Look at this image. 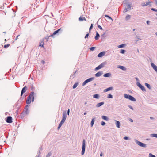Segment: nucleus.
<instances>
[{
	"mask_svg": "<svg viewBox=\"0 0 157 157\" xmlns=\"http://www.w3.org/2000/svg\"><path fill=\"white\" fill-rule=\"evenodd\" d=\"M36 94L33 92H30L29 96L27 97V98L26 101V103L27 104H30L31 102V98L32 99V102H33L34 100V95Z\"/></svg>",
	"mask_w": 157,
	"mask_h": 157,
	"instance_id": "obj_1",
	"label": "nucleus"
},
{
	"mask_svg": "<svg viewBox=\"0 0 157 157\" xmlns=\"http://www.w3.org/2000/svg\"><path fill=\"white\" fill-rule=\"evenodd\" d=\"M135 142L136 143V144L138 145L139 146L143 147V148H146L147 147V145L146 144H145L144 143H143L141 142H140L139 141H138L137 140L135 139L134 140Z\"/></svg>",
	"mask_w": 157,
	"mask_h": 157,
	"instance_id": "obj_2",
	"label": "nucleus"
},
{
	"mask_svg": "<svg viewBox=\"0 0 157 157\" xmlns=\"http://www.w3.org/2000/svg\"><path fill=\"white\" fill-rule=\"evenodd\" d=\"M124 97L126 99H128L129 100L133 101H135L136 99L132 96L126 94L124 95Z\"/></svg>",
	"mask_w": 157,
	"mask_h": 157,
	"instance_id": "obj_3",
	"label": "nucleus"
},
{
	"mask_svg": "<svg viewBox=\"0 0 157 157\" xmlns=\"http://www.w3.org/2000/svg\"><path fill=\"white\" fill-rule=\"evenodd\" d=\"M86 148V141L85 139H83L82 141V148L81 152V154L83 155L84 154Z\"/></svg>",
	"mask_w": 157,
	"mask_h": 157,
	"instance_id": "obj_4",
	"label": "nucleus"
},
{
	"mask_svg": "<svg viewBox=\"0 0 157 157\" xmlns=\"http://www.w3.org/2000/svg\"><path fill=\"white\" fill-rule=\"evenodd\" d=\"M107 63V62L106 61L102 62L101 63L100 65L97 66L96 67L95 69V71L98 70L102 67H103L105 65H106Z\"/></svg>",
	"mask_w": 157,
	"mask_h": 157,
	"instance_id": "obj_5",
	"label": "nucleus"
},
{
	"mask_svg": "<svg viewBox=\"0 0 157 157\" xmlns=\"http://www.w3.org/2000/svg\"><path fill=\"white\" fill-rule=\"evenodd\" d=\"M94 77H91L85 80L82 83V85L83 86H85L86 84L88 82L94 80Z\"/></svg>",
	"mask_w": 157,
	"mask_h": 157,
	"instance_id": "obj_6",
	"label": "nucleus"
},
{
	"mask_svg": "<svg viewBox=\"0 0 157 157\" xmlns=\"http://www.w3.org/2000/svg\"><path fill=\"white\" fill-rule=\"evenodd\" d=\"M136 85L137 86L139 87L143 92L146 91V90L145 87L143 86L139 82H137Z\"/></svg>",
	"mask_w": 157,
	"mask_h": 157,
	"instance_id": "obj_7",
	"label": "nucleus"
},
{
	"mask_svg": "<svg viewBox=\"0 0 157 157\" xmlns=\"http://www.w3.org/2000/svg\"><path fill=\"white\" fill-rule=\"evenodd\" d=\"M7 123H10L12 122V118L11 116H8L6 120Z\"/></svg>",
	"mask_w": 157,
	"mask_h": 157,
	"instance_id": "obj_8",
	"label": "nucleus"
},
{
	"mask_svg": "<svg viewBox=\"0 0 157 157\" xmlns=\"http://www.w3.org/2000/svg\"><path fill=\"white\" fill-rule=\"evenodd\" d=\"M131 6L132 4L128 3L126 4L125 9H126L128 11H129L131 9Z\"/></svg>",
	"mask_w": 157,
	"mask_h": 157,
	"instance_id": "obj_9",
	"label": "nucleus"
},
{
	"mask_svg": "<svg viewBox=\"0 0 157 157\" xmlns=\"http://www.w3.org/2000/svg\"><path fill=\"white\" fill-rule=\"evenodd\" d=\"M27 87L26 86H24L22 89L21 91V97L23 94L27 90Z\"/></svg>",
	"mask_w": 157,
	"mask_h": 157,
	"instance_id": "obj_10",
	"label": "nucleus"
},
{
	"mask_svg": "<svg viewBox=\"0 0 157 157\" xmlns=\"http://www.w3.org/2000/svg\"><path fill=\"white\" fill-rule=\"evenodd\" d=\"M151 65L153 68L157 73V66L154 63L152 62L151 63Z\"/></svg>",
	"mask_w": 157,
	"mask_h": 157,
	"instance_id": "obj_11",
	"label": "nucleus"
},
{
	"mask_svg": "<svg viewBox=\"0 0 157 157\" xmlns=\"http://www.w3.org/2000/svg\"><path fill=\"white\" fill-rule=\"evenodd\" d=\"M105 52L104 51L100 53H99L97 56L98 57H102L103 56L105 55Z\"/></svg>",
	"mask_w": 157,
	"mask_h": 157,
	"instance_id": "obj_12",
	"label": "nucleus"
},
{
	"mask_svg": "<svg viewBox=\"0 0 157 157\" xmlns=\"http://www.w3.org/2000/svg\"><path fill=\"white\" fill-rule=\"evenodd\" d=\"M25 115L26 114L25 113V110H24L22 113H21L19 116V117L21 119H22L25 117Z\"/></svg>",
	"mask_w": 157,
	"mask_h": 157,
	"instance_id": "obj_13",
	"label": "nucleus"
},
{
	"mask_svg": "<svg viewBox=\"0 0 157 157\" xmlns=\"http://www.w3.org/2000/svg\"><path fill=\"white\" fill-rule=\"evenodd\" d=\"M103 74V71H100L97 73L95 75L96 77H98L101 76Z\"/></svg>",
	"mask_w": 157,
	"mask_h": 157,
	"instance_id": "obj_14",
	"label": "nucleus"
},
{
	"mask_svg": "<svg viewBox=\"0 0 157 157\" xmlns=\"http://www.w3.org/2000/svg\"><path fill=\"white\" fill-rule=\"evenodd\" d=\"M113 89V87H110L108 88L105 89L104 90V92H105L107 91H108L110 90H111Z\"/></svg>",
	"mask_w": 157,
	"mask_h": 157,
	"instance_id": "obj_15",
	"label": "nucleus"
},
{
	"mask_svg": "<svg viewBox=\"0 0 157 157\" xmlns=\"http://www.w3.org/2000/svg\"><path fill=\"white\" fill-rule=\"evenodd\" d=\"M67 117V113L66 111H64L63 113L62 119L66 120Z\"/></svg>",
	"mask_w": 157,
	"mask_h": 157,
	"instance_id": "obj_16",
	"label": "nucleus"
},
{
	"mask_svg": "<svg viewBox=\"0 0 157 157\" xmlns=\"http://www.w3.org/2000/svg\"><path fill=\"white\" fill-rule=\"evenodd\" d=\"M104 104V102H103L99 103L96 105V107L97 108L99 107L102 106Z\"/></svg>",
	"mask_w": 157,
	"mask_h": 157,
	"instance_id": "obj_17",
	"label": "nucleus"
},
{
	"mask_svg": "<svg viewBox=\"0 0 157 157\" xmlns=\"http://www.w3.org/2000/svg\"><path fill=\"white\" fill-rule=\"evenodd\" d=\"M111 75V74L110 73H108L105 74L103 75V76L105 77H110Z\"/></svg>",
	"mask_w": 157,
	"mask_h": 157,
	"instance_id": "obj_18",
	"label": "nucleus"
},
{
	"mask_svg": "<svg viewBox=\"0 0 157 157\" xmlns=\"http://www.w3.org/2000/svg\"><path fill=\"white\" fill-rule=\"evenodd\" d=\"M118 67L119 68L121 69V70H122L123 71H125L126 70V68L125 67H124V66H123L119 65L118 66Z\"/></svg>",
	"mask_w": 157,
	"mask_h": 157,
	"instance_id": "obj_19",
	"label": "nucleus"
},
{
	"mask_svg": "<svg viewBox=\"0 0 157 157\" xmlns=\"http://www.w3.org/2000/svg\"><path fill=\"white\" fill-rule=\"evenodd\" d=\"M115 121L116 122V127L118 128H120V122L119 121L115 120Z\"/></svg>",
	"mask_w": 157,
	"mask_h": 157,
	"instance_id": "obj_20",
	"label": "nucleus"
},
{
	"mask_svg": "<svg viewBox=\"0 0 157 157\" xmlns=\"http://www.w3.org/2000/svg\"><path fill=\"white\" fill-rule=\"evenodd\" d=\"M100 37V35L97 32H96V35L95 37V39L96 40H97L98 39L99 37Z\"/></svg>",
	"mask_w": 157,
	"mask_h": 157,
	"instance_id": "obj_21",
	"label": "nucleus"
},
{
	"mask_svg": "<svg viewBox=\"0 0 157 157\" xmlns=\"http://www.w3.org/2000/svg\"><path fill=\"white\" fill-rule=\"evenodd\" d=\"M102 118L104 120L106 121H108L109 120V118L108 117L105 116H102Z\"/></svg>",
	"mask_w": 157,
	"mask_h": 157,
	"instance_id": "obj_22",
	"label": "nucleus"
},
{
	"mask_svg": "<svg viewBox=\"0 0 157 157\" xmlns=\"http://www.w3.org/2000/svg\"><path fill=\"white\" fill-rule=\"evenodd\" d=\"M95 118H94L92 119L90 123V125L91 127H92L94 125L95 121Z\"/></svg>",
	"mask_w": 157,
	"mask_h": 157,
	"instance_id": "obj_23",
	"label": "nucleus"
},
{
	"mask_svg": "<svg viewBox=\"0 0 157 157\" xmlns=\"http://www.w3.org/2000/svg\"><path fill=\"white\" fill-rule=\"evenodd\" d=\"M25 110V113L26 114H29V111L28 109V108H25L24 110Z\"/></svg>",
	"mask_w": 157,
	"mask_h": 157,
	"instance_id": "obj_24",
	"label": "nucleus"
},
{
	"mask_svg": "<svg viewBox=\"0 0 157 157\" xmlns=\"http://www.w3.org/2000/svg\"><path fill=\"white\" fill-rule=\"evenodd\" d=\"M145 85L149 89H151V86L149 84L147 83H145Z\"/></svg>",
	"mask_w": 157,
	"mask_h": 157,
	"instance_id": "obj_25",
	"label": "nucleus"
},
{
	"mask_svg": "<svg viewBox=\"0 0 157 157\" xmlns=\"http://www.w3.org/2000/svg\"><path fill=\"white\" fill-rule=\"evenodd\" d=\"M93 97L94 98L96 99H98L99 98V95L98 94H96L93 95Z\"/></svg>",
	"mask_w": 157,
	"mask_h": 157,
	"instance_id": "obj_26",
	"label": "nucleus"
},
{
	"mask_svg": "<svg viewBox=\"0 0 157 157\" xmlns=\"http://www.w3.org/2000/svg\"><path fill=\"white\" fill-rule=\"evenodd\" d=\"M31 88L30 89L32 91V92H33L35 90V87L33 86V85H31L30 86Z\"/></svg>",
	"mask_w": 157,
	"mask_h": 157,
	"instance_id": "obj_27",
	"label": "nucleus"
},
{
	"mask_svg": "<svg viewBox=\"0 0 157 157\" xmlns=\"http://www.w3.org/2000/svg\"><path fill=\"white\" fill-rule=\"evenodd\" d=\"M126 45V44H123L120 45L118 46V47L119 48H121L124 47Z\"/></svg>",
	"mask_w": 157,
	"mask_h": 157,
	"instance_id": "obj_28",
	"label": "nucleus"
},
{
	"mask_svg": "<svg viewBox=\"0 0 157 157\" xmlns=\"http://www.w3.org/2000/svg\"><path fill=\"white\" fill-rule=\"evenodd\" d=\"M59 32H58V31H57V30L55 31L53 33V34L52 35H51L50 36H53V35H55L56 34H57Z\"/></svg>",
	"mask_w": 157,
	"mask_h": 157,
	"instance_id": "obj_29",
	"label": "nucleus"
},
{
	"mask_svg": "<svg viewBox=\"0 0 157 157\" xmlns=\"http://www.w3.org/2000/svg\"><path fill=\"white\" fill-rule=\"evenodd\" d=\"M150 136L157 138V134H151L150 135Z\"/></svg>",
	"mask_w": 157,
	"mask_h": 157,
	"instance_id": "obj_30",
	"label": "nucleus"
},
{
	"mask_svg": "<svg viewBox=\"0 0 157 157\" xmlns=\"http://www.w3.org/2000/svg\"><path fill=\"white\" fill-rule=\"evenodd\" d=\"M78 85V82L75 83L73 86V88L75 89V88Z\"/></svg>",
	"mask_w": 157,
	"mask_h": 157,
	"instance_id": "obj_31",
	"label": "nucleus"
},
{
	"mask_svg": "<svg viewBox=\"0 0 157 157\" xmlns=\"http://www.w3.org/2000/svg\"><path fill=\"white\" fill-rule=\"evenodd\" d=\"M79 20L80 21H82L83 20L86 21V19L84 17H80L79 18Z\"/></svg>",
	"mask_w": 157,
	"mask_h": 157,
	"instance_id": "obj_32",
	"label": "nucleus"
},
{
	"mask_svg": "<svg viewBox=\"0 0 157 157\" xmlns=\"http://www.w3.org/2000/svg\"><path fill=\"white\" fill-rule=\"evenodd\" d=\"M131 16L130 15H127L125 17V19L126 21L128 20L130 18Z\"/></svg>",
	"mask_w": 157,
	"mask_h": 157,
	"instance_id": "obj_33",
	"label": "nucleus"
},
{
	"mask_svg": "<svg viewBox=\"0 0 157 157\" xmlns=\"http://www.w3.org/2000/svg\"><path fill=\"white\" fill-rule=\"evenodd\" d=\"M136 40L135 41V42H136V44L137 43V42L139 41V40H141V39H140L138 36H136Z\"/></svg>",
	"mask_w": 157,
	"mask_h": 157,
	"instance_id": "obj_34",
	"label": "nucleus"
},
{
	"mask_svg": "<svg viewBox=\"0 0 157 157\" xmlns=\"http://www.w3.org/2000/svg\"><path fill=\"white\" fill-rule=\"evenodd\" d=\"M151 3L150 2H146V3L145 4V5H143V6H147V5H151V4H150Z\"/></svg>",
	"mask_w": 157,
	"mask_h": 157,
	"instance_id": "obj_35",
	"label": "nucleus"
},
{
	"mask_svg": "<svg viewBox=\"0 0 157 157\" xmlns=\"http://www.w3.org/2000/svg\"><path fill=\"white\" fill-rule=\"evenodd\" d=\"M107 98H113V96L112 94H109L107 96Z\"/></svg>",
	"mask_w": 157,
	"mask_h": 157,
	"instance_id": "obj_36",
	"label": "nucleus"
},
{
	"mask_svg": "<svg viewBox=\"0 0 157 157\" xmlns=\"http://www.w3.org/2000/svg\"><path fill=\"white\" fill-rule=\"evenodd\" d=\"M95 48V47H91L89 48V49L90 51H93L94 50Z\"/></svg>",
	"mask_w": 157,
	"mask_h": 157,
	"instance_id": "obj_37",
	"label": "nucleus"
},
{
	"mask_svg": "<svg viewBox=\"0 0 157 157\" xmlns=\"http://www.w3.org/2000/svg\"><path fill=\"white\" fill-rule=\"evenodd\" d=\"M44 43L43 41H41L40 43V44L39 45V46H41L42 47H44Z\"/></svg>",
	"mask_w": 157,
	"mask_h": 157,
	"instance_id": "obj_38",
	"label": "nucleus"
},
{
	"mask_svg": "<svg viewBox=\"0 0 157 157\" xmlns=\"http://www.w3.org/2000/svg\"><path fill=\"white\" fill-rule=\"evenodd\" d=\"M125 52V50L124 49H121L120 52L121 54H124Z\"/></svg>",
	"mask_w": 157,
	"mask_h": 157,
	"instance_id": "obj_39",
	"label": "nucleus"
},
{
	"mask_svg": "<svg viewBox=\"0 0 157 157\" xmlns=\"http://www.w3.org/2000/svg\"><path fill=\"white\" fill-rule=\"evenodd\" d=\"M149 157H156V156L150 153L149 154Z\"/></svg>",
	"mask_w": 157,
	"mask_h": 157,
	"instance_id": "obj_40",
	"label": "nucleus"
},
{
	"mask_svg": "<svg viewBox=\"0 0 157 157\" xmlns=\"http://www.w3.org/2000/svg\"><path fill=\"white\" fill-rule=\"evenodd\" d=\"M93 24H91V25L89 28V32H90V30H91V29H92L93 27Z\"/></svg>",
	"mask_w": 157,
	"mask_h": 157,
	"instance_id": "obj_41",
	"label": "nucleus"
},
{
	"mask_svg": "<svg viewBox=\"0 0 157 157\" xmlns=\"http://www.w3.org/2000/svg\"><path fill=\"white\" fill-rule=\"evenodd\" d=\"M105 16L106 17H107V18H108L109 19H110L112 20H113V19L110 16H109V15H105Z\"/></svg>",
	"mask_w": 157,
	"mask_h": 157,
	"instance_id": "obj_42",
	"label": "nucleus"
},
{
	"mask_svg": "<svg viewBox=\"0 0 157 157\" xmlns=\"http://www.w3.org/2000/svg\"><path fill=\"white\" fill-rule=\"evenodd\" d=\"M65 120L63 119H62L60 123H61V124H63L65 122Z\"/></svg>",
	"mask_w": 157,
	"mask_h": 157,
	"instance_id": "obj_43",
	"label": "nucleus"
},
{
	"mask_svg": "<svg viewBox=\"0 0 157 157\" xmlns=\"http://www.w3.org/2000/svg\"><path fill=\"white\" fill-rule=\"evenodd\" d=\"M63 124H61V123H60V124H59L58 128H57V129L58 130H59L60 128L62 126V125Z\"/></svg>",
	"mask_w": 157,
	"mask_h": 157,
	"instance_id": "obj_44",
	"label": "nucleus"
},
{
	"mask_svg": "<svg viewBox=\"0 0 157 157\" xmlns=\"http://www.w3.org/2000/svg\"><path fill=\"white\" fill-rule=\"evenodd\" d=\"M97 26H98V27L99 29H101V30H103V29H102V27L100 25L98 24Z\"/></svg>",
	"mask_w": 157,
	"mask_h": 157,
	"instance_id": "obj_45",
	"label": "nucleus"
},
{
	"mask_svg": "<svg viewBox=\"0 0 157 157\" xmlns=\"http://www.w3.org/2000/svg\"><path fill=\"white\" fill-rule=\"evenodd\" d=\"M52 154L51 152H49L48 154L46 157H49Z\"/></svg>",
	"mask_w": 157,
	"mask_h": 157,
	"instance_id": "obj_46",
	"label": "nucleus"
},
{
	"mask_svg": "<svg viewBox=\"0 0 157 157\" xmlns=\"http://www.w3.org/2000/svg\"><path fill=\"white\" fill-rule=\"evenodd\" d=\"M10 45V44H7L5 45H4V48H7Z\"/></svg>",
	"mask_w": 157,
	"mask_h": 157,
	"instance_id": "obj_47",
	"label": "nucleus"
},
{
	"mask_svg": "<svg viewBox=\"0 0 157 157\" xmlns=\"http://www.w3.org/2000/svg\"><path fill=\"white\" fill-rule=\"evenodd\" d=\"M124 139L125 140H129V138L128 136H124Z\"/></svg>",
	"mask_w": 157,
	"mask_h": 157,
	"instance_id": "obj_48",
	"label": "nucleus"
},
{
	"mask_svg": "<svg viewBox=\"0 0 157 157\" xmlns=\"http://www.w3.org/2000/svg\"><path fill=\"white\" fill-rule=\"evenodd\" d=\"M101 124L102 126H104L105 124V123L104 121H102L101 122Z\"/></svg>",
	"mask_w": 157,
	"mask_h": 157,
	"instance_id": "obj_49",
	"label": "nucleus"
},
{
	"mask_svg": "<svg viewBox=\"0 0 157 157\" xmlns=\"http://www.w3.org/2000/svg\"><path fill=\"white\" fill-rule=\"evenodd\" d=\"M89 35V33H87V34H86L85 36V38L86 39L88 37Z\"/></svg>",
	"mask_w": 157,
	"mask_h": 157,
	"instance_id": "obj_50",
	"label": "nucleus"
},
{
	"mask_svg": "<svg viewBox=\"0 0 157 157\" xmlns=\"http://www.w3.org/2000/svg\"><path fill=\"white\" fill-rule=\"evenodd\" d=\"M151 10L152 11H155L156 12H157V9H156L154 8H151Z\"/></svg>",
	"mask_w": 157,
	"mask_h": 157,
	"instance_id": "obj_51",
	"label": "nucleus"
},
{
	"mask_svg": "<svg viewBox=\"0 0 157 157\" xmlns=\"http://www.w3.org/2000/svg\"><path fill=\"white\" fill-rule=\"evenodd\" d=\"M50 37V36H46L45 38V39H46V40L47 41H48V39H49V37Z\"/></svg>",
	"mask_w": 157,
	"mask_h": 157,
	"instance_id": "obj_52",
	"label": "nucleus"
},
{
	"mask_svg": "<svg viewBox=\"0 0 157 157\" xmlns=\"http://www.w3.org/2000/svg\"><path fill=\"white\" fill-rule=\"evenodd\" d=\"M128 107L132 110H133L134 109L133 108L131 105H128Z\"/></svg>",
	"mask_w": 157,
	"mask_h": 157,
	"instance_id": "obj_53",
	"label": "nucleus"
},
{
	"mask_svg": "<svg viewBox=\"0 0 157 157\" xmlns=\"http://www.w3.org/2000/svg\"><path fill=\"white\" fill-rule=\"evenodd\" d=\"M105 34V33H104L102 35H101V37L102 38L104 37V36Z\"/></svg>",
	"mask_w": 157,
	"mask_h": 157,
	"instance_id": "obj_54",
	"label": "nucleus"
},
{
	"mask_svg": "<svg viewBox=\"0 0 157 157\" xmlns=\"http://www.w3.org/2000/svg\"><path fill=\"white\" fill-rule=\"evenodd\" d=\"M76 72V71H75L74 72V74L72 75V76H71V77L72 76L73 77V78H74L75 77V74Z\"/></svg>",
	"mask_w": 157,
	"mask_h": 157,
	"instance_id": "obj_55",
	"label": "nucleus"
},
{
	"mask_svg": "<svg viewBox=\"0 0 157 157\" xmlns=\"http://www.w3.org/2000/svg\"><path fill=\"white\" fill-rule=\"evenodd\" d=\"M128 11L125 8L124 10V11H123V12L124 13H126V12H127V11Z\"/></svg>",
	"mask_w": 157,
	"mask_h": 157,
	"instance_id": "obj_56",
	"label": "nucleus"
},
{
	"mask_svg": "<svg viewBox=\"0 0 157 157\" xmlns=\"http://www.w3.org/2000/svg\"><path fill=\"white\" fill-rule=\"evenodd\" d=\"M69 113H70V109H68V110H67V114L68 115H69Z\"/></svg>",
	"mask_w": 157,
	"mask_h": 157,
	"instance_id": "obj_57",
	"label": "nucleus"
},
{
	"mask_svg": "<svg viewBox=\"0 0 157 157\" xmlns=\"http://www.w3.org/2000/svg\"><path fill=\"white\" fill-rule=\"evenodd\" d=\"M135 79H136V81H137V82H139V79L138 78L136 77L135 78Z\"/></svg>",
	"mask_w": 157,
	"mask_h": 157,
	"instance_id": "obj_58",
	"label": "nucleus"
},
{
	"mask_svg": "<svg viewBox=\"0 0 157 157\" xmlns=\"http://www.w3.org/2000/svg\"><path fill=\"white\" fill-rule=\"evenodd\" d=\"M150 21H146V23L147 25H149V23Z\"/></svg>",
	"mask_w": 157,
	"mask_h": 157,
	"instance_id": "obj_59",
	"label": "nucleus"
},
{
	"mask_svg": "<svg viewBox=\"0 0 157 157\" xmlns=\"http://www.w3.org/2000/svg\"><path fill=\"white\" fill-rule=\"evenodd\" d=\"M129 121L132 122H133V120L131 118H129Z\"/></svg>",
	"mask_w": 157,
	"mask_h": 157,
	"instance_id": "obj_60",
	"label": "nucleus"
},
{
	"mask_svg": "<svg viewBox=\"0 0 157 157\" xmlns=\"http://www.w3.org/2000/svg\"><path fill=\"white\" fill-rule=\"evenodd\" d=\"M29 107V105H26V106L25 107V108H26V109L27 108H28Z\"/></svg>",
	"mask_w": 157,
	"mask_h": 157,
	"instance_id": "obj_61",
	"label": "nucleus"
},
{
	"mask_svg": "<svg viewBox=\"0 0 157 157\" xmlns=\"http://www.w3.org/2000/svg\"><path fill=\"white\" fill-rule=\"evenodd\" d=\"M41 62L43 64H44L45 63V61L44 60H42Z\"/></svg>",
	"mask_w": 157,
	"mask_h": 157,
	"instance_id": "obj_62",
	"label": "nucleus"
},
{
	"mask_svg": "<svg viewBox=\"0 0 157 157\" xmlns=\"http://www.w3.org/2000/svg\"><path fill=\"white\" fill-rule=\"evenodd\" d=\"M19 36H20V35H18V36H17V37H16V38L15 39V40H17V38H18V37Z\"/></svg>",
	"mask_w": 157,
	"mask_h": 157,
	"instance_id": "obj_63",
	"label": "nucleus"
},
{
	"mask_svg": "<svg viewBox=\"0 0 157 157\" xmlns=\"http://www.w3.org/2000/svg\"><path fill=\"white\" fill-rule=\"evenodd\" d=\"M155 2L156 5L157 6V0H155Z\"/></svg>",
	"mask_w": 157,
	"mask_h": 157,
	"instance_id": "obj_64",
	"label": "nucleus"
}]
</instances>
